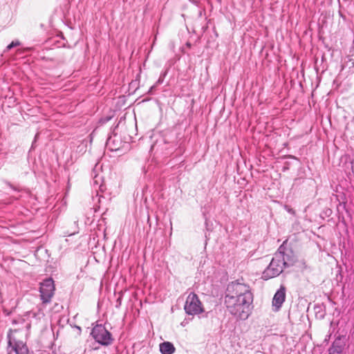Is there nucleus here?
Segmentation results:
<instances>
[{
	"mask_svg": "<svg viewBox=\"0 0 354 354\" xmlns=\"http://www.w3.org/2000/svg\"><path fill=\"white\" fill-rule=\"evenodd\" d=\"M344 345L340 339H335L328 348V354H342Z\"/></svg>",
	"mask_w": 354,
	"mask_h": 354,
	"instance_id": "10",
	"label": "nucleus"
},
{
	"mask_svg": "<svg viewBox=\"0 0 354 354\" xmlns=\"http://www.w3.org/2000/svg\"><path fill=\"white\" fill-rule=\"evenodd\" d=\"M123 294L122 292H119V297L116 299L115 308H119L122 305V299Z\"/></svg>",
	"mask_w": 354,
	"mask_h": 354,
	"instance_id": "15",
	"label": "nucleus"
},
{
	"mask_svg": "<svg viewBox=\"0 0 354 354\" xmlns=\"http://www.w3.org/2000/svg\"><path fill=\"white\" fill-rule=\"evenodd\" d=\"M187 46L190 47L191 46L190 43H187Z\"/></svg>",
	"mask_w": 354,
	"mask_h": 354,
	"instance_id": "20",
	"label": "nucleus"
},
{
	"mask_svg": "<svg viewBox=\"0 0 354 354\" xmlns=\"http://www.w3.org/2000/svg\"><path fill=\"white\" fill-rule=\"evenodd\" d=\"M91 335L96 342L102 346H109L113 342L111 333L102 324L94 326L91 330Z\"/></svg>",
	"mask_w": 354,
	"mask_h": 354,
	"instance_id": "3",
	"label": "nucleus"
},
{
	"mask_svg": "<svg viewBox=\"0 0 354 354\" xmlns=\"http://www.w3.org/2000/svg\"><path fill=\"white\" fill-rule=\"evenodd\" d=\"M20 42L17 40L16 41H12L7 47H6V50H10V49H12V48L14 47H16V46H20Z\"/></svg>",
	"mask_w": 354,
	"mask_h": 354,
	"instance_id": "14",
	"label": "nucleus"
},
{
	"mask_svg": "<svg viewBox=\"0 0 354 354\" xmlns=\"http://www.w3.org/2000/svg\"><path fill=\"white\" fill-rule=\"evenodd\" d=\"M160 351L162 354H173L175 352V347L172 343L164 342L160 344Z\"/></svg>",
	"mask_w": 354,
	"mask_h": 354,
	"instance_id": "11",
	"label": "nucleus"
},
{
	"mask_svg": "<svg viewBox=\"0 0 354 354\" xmlns=\"http://www.w3.org/2000/svg\"><path fill=\"white\" fill-rule=\"evenodd\" d=\"M281 254H274L270 264L262 273L261 278L263 280H268L279 276L283 271L284 267L282 264L283 259H281Z\"/></svg>",
	"mask_w": 354,
	"mask_h": 354,
	"instance_id": "2",
	"label": "nucleus"
},
{
	"mask_svg": "<svg viewBox=\"0 0 354 354\" xmlns=\"http://www.w3.org/2000/svg\"><path fill=\"white\" fill-rule=\"evenodd\" d=\"M252 295L249 287L243 283L232 281L227 285L225 300L228 297L236 299L243 297L246 295Z\"/></svg>",
	"mask_w": 354,
	"mask_h": 354,
	"instance_id": "5",
	"label": "nucleus"
},
{
	"mask_svg": "<svg viewBox=\"0 0 354 354\" xmlns=\"http://www.w3.org/2000/svg\"><path fill=\"white\" fill-rule=\"evenodd\" d=\"M286 299V288L281 286L279 290L275 292L272 299V306L274 308L275 311H278Z\"/></svg>",
	"mask_w": 354,
	"mask_h": 354,
	"instance_id": "9",
	"label": "nucleus"
},
{
	"mask_svg": "<svg viewBox=\"0 0 354 354\" xmlns=\"http://www.w3.org/2000/svg\"><path fill=\"white\" fill-rule=\"evenodd\" d=\"M342 207L343 209H346V203H341L339 202L337 208V212L339 213V208Z\"/></svg>",
	"mask_w": 354,
	"mask_h": 354,
	"instance_id": "17",
	"label": "nucleus"
},
{
	"mask_svg": "<svg viewBox=\"0 0 354 354\" xmlns=\"http://www.w3.org/2000/svg\"><path fill=\"white\" fill-rule=\"evenodd\" d=\"M100 180H101V177H99L96 175L93 178V188L96 192V196H98V192H103L104 185L102 184H100Z\"/></svg>",
	"mask_w": 354,
	"mask_h": 354,
	"instance_id": "12",
	"label": "nucleus"
},
{
	"mask_svg": "<svg viewBox=\"0 0 354 354\" xmlns=\"http://www.w3.org/2000/svg\"><path fill=\"white\" fill-rule=\"evenodd\" d=\"M285 209H286L288 213H290V214H295V210H294L292 208H291V207H290L289 206H288V205H286V206H285Z\"/></svg>",
	"mask_w": 354,
	"mask_h": 354,
	"instance_id": "18",
	"label": "nucleus"
},
{
	"mask_svg": "<svg viewBox=\"0 0 354 354\" xmlns=\"http://www.w3.org/2000/svg\"><path fill=\"white\" fill-rule=\"evenodd\" d=\"M6 184L10 187H11L12 189H13L15 191H19V189H17L16 187H15L12 184H10V183L7 182Z\"/></svg>",
	"mask_w": 354,
	"mask_h": 354,
	"instance_id": "19",
	"label": "nucleus"
},
{
	"mask_svg": "<svg viewBox=\"0 0 354 354\" xmlns=\"http://www.w3.org/2000/svg\"><path fill=\"white\" fill-rule=\"evenodd\" d=\"M277 253L281 254V259H283L282 264L286 268L292 266L297 261V258L290 249L283 248L282 245L279 247Z\"/></svg>",
	"mask_w": 354,
	"mask_h": 354,
	"instance_id": "8",
	"label": "nucleus"
},
{
	"mask_svg": "<svg viewBox=\"0 0 354 354\" xmlns=\"http://www.w3.org/2000/svg\"><path fill=\"white\" fill-rule=\"evenodd\" d=\"M112 142V138L110 137L107 139V141H106V145L109 147L111 151H116L118 147H116V146H114L113 147H111V142Z\"/></svg>",
	"mask_w": 354,
	"mask_h": 354,
	"instance_id": "16",
	"label": "nucleus"
},
{
	"mask_svg": "<svg viewBox=\"0 0 354 354\" xmlns=\"http://www.w3.org/2000/svg\"><path fill=\"white\" fill-rule=\"evenodd\" d=\"M184 310L189 315H197L204 312L203 304L196 293L192 292L188 295Z\"/></svg>",
	"mask_w": 354,
	"mask_h": 354,
	"instance_id": "4",
	"label": "nucleus"
},
{
	"mask_svg": "<svg viewBox=\"0 0 354 354\" xmlns=\"http://www.w3.org/2000/svg\"><path fill=\"white\" fill-rule=\"evenodd\" d=\"M12 332V330L10 329L7 335L8 347L11 348L16 354H30L26 344L13 337Z\"/></svg>",
	"mask_w": 354,
	"mask_h": 354,
	"instance_id": "7",
	"label": "nucleus"
},
{
	"mask_svg": "<svg viewBox=\"0 0 354 354\" xmlns=\"http://www.w3.org/2000/svg\"><path fill=\"white\" fill-rule=\"evenodd\" d=\"M167 74V71L162 72L160 75V77H159V78H158V80L156 82L155 85H153V86L151 87V90H152L156 86L162 84V82H164L165 77H166Z\"/></svg>",
	"mask_w": 354,
	"mask_h": 354,
	"instance_id": "13",
	"label": "nucleus"
},
{
	"mask_svg": "<svg viewBox=\"0 0 354 354\" xmlns=\"http://www.w3.org/2000/svg\"><path fill=\"white\" fill-rule=\"evenodd\" d=\"M253 301L252 295H246L243 297L225 299V304L229 313L238 319L245 320L250 313V306Z\"/></svg>",
	"mask_w": 354,
	"mask_h": 354,
	"instance_id": "1",
	"label": "nucleus"
},
{
	"mask_svg": "<svg viewBox=\"0 0 354 354\" xmlns=\"http://www.w3.org/2000/svg\"><path fill=\"white\" fill-rule=\"evenodd\" d=\"M55 285L53 279L48 278L43 281L40 284L39 292L41 299L44 304L49 303L54 295Z\"/></svg>",
	"mask_w": 354,
	"mask_h": 354,
	"instance_id": "6",
	"label": "nucleus"
}]
</instances>
